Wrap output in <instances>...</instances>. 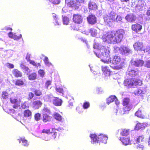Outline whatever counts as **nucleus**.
<instances>
[{"mask_svg":"<svg viewBox=\"0 0 150 150\" xmlns=\"http://www.w3.org/2000/svg\"><path fill=\"white\" fill-rule=\"evenodd\" d=\"M125 33V31L122 29L112 30L103 35L102 39L103 42L109 44L119 43L122 41Z\"/></svg>","mask_w":150,"mask_h":150,"instance_id":"obj_1","label":"nucleus"},{"mask_svg":"<svg viewBox=\"0 0 150 150\" xmlns=\"http://www.w3.org/2000/svg\"><path fill=\"white\" fill-rule=\"evenodd\" d=\"M125 86L130 88L141 86L142 84V81L139 78L127 79L124 81Z\"/></svg>","mask_w":150,"mask_h":150,"instance_id":"obj_2","label":"nucleus"},{"mask_svg":"<svg viewBox=\"0 0 150 150\" xmlns=\"http://www.w3.org/2000/svg\"><path fill=\"white\" fill-rule=\"evenodd\" d=\"M116 14L114 11H111L108 14L103 16V19L105 23L110 26L113 22H115V17Z\"/></svg>","mask_w":150,"mask_h":150,"instance_id":"obj_3","label":"nucleus"},{"mask_svg":"<svg viewBox=\"0 0 150 150\" xmlns=\"http://www.w3.org/2000/svg\"><path fill=\"white\" fill-rule=\"evenodd\" d=\"M118 51L122 55L132 53V50L130 47L124 46H122L120 47H114V52L117 53Z\"/></svg>","mask_w":150,"mask_h":150,"instance_id":"obj_4","label":"nucleus"},{"mask_svg":"<svg viewBox=\"0 0 150 150\" xmlns=\"http://www.w3.org/2000/svg\"><path fill=\"white\" fill-rule=\"evenodd\" d=\"M104 52L103 53V57L101 59V61L105 64L109 63V59H110L109 54L110 50L109 48L108 47L103 49Z\"/></svg>","mask_w":150,"mask_h":150,"instance_id":"obj_5","label":"nucleus"},{"mask_svg":"<svg viewBox=\"0 0 150 150\" xmlns=\"http://www.w3.org/2000/svg\"><path fill=\"white\" fill-rule=\"evenodd\" d=\"M139 72L138 69L133 68V66H130L128 69L127 73L130 77H133L138 76Z\"/></svg>","mask_w":150,"mask_h":150,"instance_id":"obj_6","label":"nucleus"},{"mask_svg":"<svg viewBox=\"0 0 150 150\" xmlns=\"http://www.w3.org/2000/svg\"><path fill=\"white\" fill-rule=\"evenodd\" d=\"M133 47L134 50L136 51H144L145 46L143 43L139 41L135 42L133 45Z\"/></svg>","mask_w":150,"mask_h":150,"instance_id":"obj_7","label":"nucleus"},{"mask_svg":"<svg viewBox=\"0 0 150 150\" xmlns=\"http://www.w3.org/2000/svg\"><path fill=\"white\" fill-rule=\"evenodd\" d=\"M73 21L75 23L80 24L83 22V19L82 15L79 14H74L72 18Z\"/></svg>","mask_w":150,"mask_h":150,"instance_id":"obj_8","label":"nucleus"},{"mask_svg":"<svg viewBox=\"0 0 150 150\" xmlns=\"http://www.w3.org/2000/svg\"><path fill=\"white\" fill-rule=\"evenodd\" d=\"M146 114L143 109L139 108L135 113V115L138 117L144 119L146 118Z\"/></svg>","mask_w":150,"mask_h":150,"instance_id":"obj_9","label":"nucleus"},{"mask_svg":"<svg viewBox=\"0 0 150 150\" xmlns=\"http://www.w3.org/2000/svg\"><path fill=\"white\" fill-rule=\"evenodd\" d=\"M148 125V124L146 122H138L136 125L134 129L137 131L140 129L143 130L147 127Z\"/></svg>","mask_w":150,"mask_h":150,"instance_id":"obj_10","label":"nucleus"},{"mask_svg":"<svg viewBox=\"0 0 150 150\" xmlns=\"http://www.w3.org/2000/svg\"><path fill=\"white\" fill-rule=\"evenodd\" d=\"M121 61V57L117 55L113 56L109 59V63H110L114 64H117L120 63Z\"/></svg>","mask_w":150,"mask_h":150,"instance_id":"obj_11","label":"nucleus"},{"mask_svg":"<svg viewBox=\"0 0 150 150\" xmlns=\"http://www.w3.org/2000/svg\"><path fill=\"white\" fill-rule=\"evenodd\" d=\"M50 101L56 106H61L62 102V100L57 97H53Z\"/></svg>","mask_w":150,"mask_h":150,"instance_id":"obj_12","label":"nucleus"},{"mask_svg":"<svg viewBox=\"0 0 150 150\" xmlns=\"http://www.w3.org/2000/svg\"><path fill=\"white\" fill-rule=\"evenodd\" d=\"M126 20L129 23L134 22L137 19L136 16L133 13L127 14L125 17Z\"/></svg>","mask_w":150,"mask_h":150,"instance_id":"obj_13","label":"nucleus"},{"mask_svg":"<svg viewBox=\"0 0 150 150\" xmlns=\"http://www.w3.org/2000/svg\"><path fill=\"white\" fill-rule=\"evenodd\" d=\"M88 23L91 25H94L97 22L96 18L95 15H89L87 18Z\"/></svg>","mask_w":150,"mask_h":150,"instance_id":"obj_14","label":"nucleus"},{"mask_svg":"<svg viewBox=\"0 0 150 150\" xmlns=\"http://www.w3.org/2000/svg\"><path fill=\"white\" fill-rule=\"evenodd\" d=\"M76 25L74 24H71L70 26V28L71 30H82L84 28V25Z\"/></svg>","mask_w":150,"mask_h":150,"instance_id":"obj_15","label":"nucleus"},{"mask_svg":"<svg viewBox=\"0 0 150 150\" xmlns=\"http://www.w3.org/2000/svg\"><path fill=\"white\" fill-rule=\"evenodd\" d=\"M142 28V26L140 24L136 23L132 25V30L136 32L140 31Z\"/></svg>","mask_w":150,"mask_h":150,"instance_id":"obj_16","label":"nucleus"},{"mask_svg":"<svg viewBox=\"0 0 150 150\" xmlns=\"http://www.w3.org/2000/svg\"><path fill=\"white\" fill-rule=\"evenodd\" d=\"M42 103L40 100H36L33 101L32 103V106L35 109H38L40 107Z\"/></svg>","mask_w":150,"mask_h":150,"instance_id":"obj_17","label":"nucleus"},{"mask_svg":"<svg viewBox=\"0 0 150 150\" xmlns=\"http://www.w3.org/2000/svg\"><path fill=\"white\" fill-rule=\"evenodd\" d=\"M58 130L55 128H52L50 134L51 135V138L54 139L59 135V134Z\"/></svg>","mask_w":150,"mask_h":150,"instance_id":"obj_18","label":"nucleus"},{"mask_svg":"<svg viewBox=\"0 0 150 150\" xmlns=\"http://www.w3.org/2000/svg\"><path fill=\"white\" fill-rule=\"evenodd\" d=\"M98 139H99V142H100L103 143L105 144L107 142L108 137L106 135L102 134L98 136Z\"/></svg>","mask_w":150,"mask_h":150,"instance_id":"obj_19","label":"nucleus"},{"mask_svg":"<svg viewBox=\"0 0 150 150\" xmlns=\"http://www.w3.org/2000/svg\"><path fill=\"white\" fill-rule=\"evenodd\" d=\"M90 137L91 139V142L92 144H94L96 143H98L99 142L98 136H97L96 134H90Z\"/></svg>","mask_w":150,"mask_h":150,"instance_id":"obj_20","label":"nucleus"},{"mask_svg":"<svg viewBox=\"0 0 150 150\" xmlns=\"http://www.w3.org/2000/svg\"><path fill=\"white\" fill-rule=\"evenodd\" d=\"M144 63V61L142 60L139 59H137L132 62L133 65L138 67L142 66Z\"/></svg>","mask_w":150,"mask_h":150,"instance_id":"obj_21","label":"nucleus"},{"mask_svg":"<svg viewBox=\"0 0 150 150\" xmlns=\"http://www.w3.org/2000/svg\"><path fill=\"white\" fill-rule=\"evenodd\" d=\"M20 143H22V145L25 147H28L29 145V143L28 140L25 137H21L18 139Z\"/></svg>","mask_w":150,"mask_h":150,"instance_id":"obj_22","label":"nucleus"},{"mask_svg":"<svg viewBox=\"0 0 150 150\" xmlns=\"http://www.w3.org/2000/svg\"><path fill=\"white\" fill-rule=\"evenodd\" d=\"M65 3L68 6L71 7H77L78 5L76 2L71 0H65Z\"/></svg>","mask_w":150,"mask_h":150,"instance_id":"obj_23","label":"nucleus"},{"mask_svg":"<svg viewBox=\"0 0 150 150\" xmlns=\"http://www.w3.org/2000/svg\"><path fill=\"white\" fill-rule=\"evenodd\" d=\"M10 101L12 103L14 104V105L13 106V108H17L20 106V103L18 102L17 99L11 98H10Z\"/></svg>","mask_w":150,"mask_h":150,"instance_id":"obj_24","label":"nucleus"},{"mask_svg":"<svg viewBox=\"0 0 150 150\" xmlns=\"http://www.w3.org/2000/svg\"><path fill=\"white\" fill-rule=\"evenodd\" d=\"M13 75L16 78L21 77L22 76V73L16 69L13 70L12 71Z\"/></svg>","mask_w":150,"mask_h":150,"instance_id":"obj_25","label":"nucleus"},{"mask_svg":"<svg viewBox=\"0 0 150 150\" xmlns=\"http://www.w3.org/2000/svg\"><path fill=\"white\" fill-rule=\"evenodd\" d=\"M102 70L105 76H109L110 75V70L109 67L107 66L102 67Z\"/></svg>","mask_w":150,"mask_h":150,"instance_id":"obj_26","label":"nucleus"},{"mask_svg":"<svg viewBox=\"0 0 150 150\" xmlns=\"http://www.w3.org/2000/svg\"><path fill=\"white\" fill-rule=\"evenodd\" d=\"M88 8L90 10H96L97 9L98 6L94 2L90 1L88 4Z\"/></svg>","mask_w":150,"mask_h":150,"instance_id":"obj_27","label":"nucleus"},{"mask_svg":"<svg viewBox=\"0 0 150 150\" xmlns=\"http://www.w3.org/2000/svg\"><path fill=\"white\" fill-rule=\"evenodd\" d=\"M120 140L123 144L125 145H129L130 144V141L129 137H123L121 138Z\"/></svg>","mask_w":150,"mask_h":150,"instance_id":"obj_28","label":"nucleus"},{"mask_svg":"<svg viewBox=\"0 0 150 150\" xmlns=\"http://www.w3.org/2000/svg\"><path fill=\"white\" fill-rule=\"evenodd\" d=\"M115 99H117V97L115 95H111L107 99L106 103L108 105H109L113 102Z\"/></svg>","mask_w":150,"mask_h":150,"instance_id":"obj_29","label":"nucleus"},{"mask_svg":"<svg viewBox=\"0 0 150 150\" xmlns=\"http://www.w3.org/2000/svg\"><path fill=\"white\" fill-rule=\"evenodd\" d=\"M51 117L47 114H43L42 115V120L44 122H46L50 121L51 120Z\"/></svg>","mask_w":150,"mask_h":150,"instance_id":"obj_30","label":"nucleus"},{"mask_svg":"<svg viewBox=\"0 0 150 150\" xmlns=\"http://www.w3.org/2000/svg\"><path fill=\"white\" fill-rule=\"evenodd\" d=\"M37 74L35 72H33L28 75V78L30 80H34L37 79Z\"/></svg>","mask_w":150,"mask_h":150,"instance_id":"obj_31","label":"nucleus"},{"mask_svg":"<svg viewBox=\"0 0 150 150\" xmlns=\"http://www.w3.org/2000/svg\"><path fill=\"white\" fill-rule=\"evenodd\" d=\"M23 116L26 118L30 117L32 116V112L29 109L25 110L23 112Z\"/></svg>","mask_w":150,"mask_h":150,"instance_id":"obj_32","label":"nucleus"},{"mask_svg":"<svg viewBox=\"0 0 150 150\" xmlns=\"http://www.w3.org/2000/svg\"><path fill=\"white\" fill-rule=\"evenodd\" d=\"M134 93L138 96H142L144 93V91L142 89L138 88L134 91Z\"/></svg>","mask_w":150,"mask_h":150,"instance_id":"obj_33","label":"nucleus"},{"mask_svg":"<svg viewBox=\"0 0 150 150\" xmlns=\"http://www.w3.org/2000/svg\"><path fill=\"white\" fill-rule=\"evenodd\" d=\"M53 117L57 120L59 121H61L62 120V118L61 115L55 112L53 115Z\"/></svg>","mask_w":150,"mask_h":150,"instance_id":"obj_34","label":"nucleus"},{"mask_svg":"<svg viewBox=\"0 0 150 150\" xmlns=\"http://www.w3.org/2000/svg\"><path fill=\"white\" fill-rule=\"evenodd\" d=\"M15 84L16 86H20L23 85L24 84V82L22 79H18L16 81Z\"/></svg>","mask_w":150,"mask_h":150,"instance_id":"obj_35","label":"nucleus"},{"mask_svg":"<svg viewBox=\"0 0 150 150\" xmlns=\"http://www.w3.org/2000/svg\"><path fill=\"white\" fill-rule=\"evenodd\" d=\"M132 108V106L130 105H125L123 108V110L124 114H126L129 112Z\"/></svg>","mask_w":150,"mask_h":150,"instance_id":"obj_36","label":"nucleus"},{"mask_svg":"<svg viewBox=\"0 0 150 150\" xmlns=\"http://www.w3.org/2000/svg\"><path fill=\"white\" fill-rule=\"evenodd\" d=\"M129 101L130 99L128 98H125L123 100L122 105L124 106L129 105Z\"/></svg>","mask_w":150,"mask_h":150,"instance_id":"obj_37","label":"nucleus"},{"mask_svg":"<svg viewBox=\"0 0 150 150\" xmlns=\"http://www.w3.org/2000/svg\"><path fill=\"white\" fill-rule=\"evenodd\" d=\"M33 92L34 95L37 97L40 96L42 95V91L39 89H35L33 91Z\"/></svg>","mask_w":150,"mask_h":150,"instance_id":"obj_38","label":"nucleus"},{"mask_svg":"<svg viewBox=\"0 0 150 150\" xmlns=\"http://www.w3.org/2000/svg\"><path fill=\"white\" fill-rule=\"evenodd\" d=\"M144 139V136L143 135H140L137 137L136 141L138 143L143 142Z\"/></svg>","mask_w":150,"mask_h":150,"instance_id":"obj_39","label":"nucleus"},{"mask_svg":"<svg viewBox=\"0 0 150 150\" xmlns=\"http://www.w3.org/2000/svg\"><path fill=\"white\" fill-rule=\"evenodd\" d=\"M129 134V129H124L120 132L122 136H127Z\"/></svg>","mask_w":150,"mask_h":150,"instance_id":"obj_40","label":"nucleus"},{"mask_svg":"<svg viewBox=\"0 0 150 150\" xmlns=\"http://www.w3.org/2000/svg\"><path fill=\"white\" fill-rule=\"evenodd\" d=\"M69 19L67 16H64L63 17V22L64 24L67 25L69 23Z\"/></svg>","mask_w":150,"mask_h":150,"instance_id":"obj_41","label":"nucleus"},{"mask_svg":"<svg viewBox=\"0 0 150 150\" xmlns=\"http://www.w3.org/2000/svg\"><path fill=\"white\" fill-rule=\"evenodd\" d=\"M122 17L120 15H118L116 14V16L115 17V22L117 23H120L122 22Z\"/></svg>","mask_w":150,"mask_h":150,"instance_id":"obj_42","label":"nucleus"},{"mask_svg":"<svg viewBox=\"0 0 150 150\" xmlns=\"http://www.w3.org/2000/svg\"><path fill=\"white\" fill-rule=\"evenodd\" d=\"M43 61L45 64L47 66H50L52 65V63L49 61L48 59L46 56L45 57Z\"/></svg>","mask_w":150,"mask_h":150,"instance_id":"obj_43","label":"nucleus"},{"mask_svg":"<svg viewBox=\"0 0 150 150\" xmlns=\"http://www.w3.org/2000/svg\"><path fill=\"white\" fill-rule=\"evenodd\" d=\"M20 67L22 69L25 71H28L29 69L27 67H26L23 63H21L20 64Z\"/></svg>","mask_w":150,"mask_h":150,"instance_id":"obj_44","label":"nucleus"},{"mask_svg":"<svg viewBox=\"0 0 150 150\" xmlns=\"http://www.w3.org/2000/svg\"><path fill=\"white\" fill-rule=\"evenodd\" d=\"M30 64H32L33 66L35 67H40L41 65L40 63H36L34 61L30 60L29 62Z\"/></svg>","mask_w":150,"mask_h":150,"instance_id":"obj_45","label":"nucleus"},{"mask_svg":"<svg viewBox=\"0 0 150 150\" xmlns=\"http://www.w3.org/2000/svg\"><path fill=\"white\" fill-rule=\"evenodd\" d=\"M51 3L54 5L59 4L60 2V0H48Z\"/></svg>","mask_w":150,"mask_h":150,"instance_id":"obj_46","label":"nucleus"},{"mask_svg":"<svg viewBox=\"0 0 150 150\" xmlns=\"http://www.w3.org/2000/svg\"><path fill=\"white\" fill-rule=\"evenodd\" d=\"M40 117L41 114L39 113H36L34 115L35 120L36 121L40 120Z\"/></svg>","mask_w":150,"mask_h":150,"instance_id":"obj_47","label":"nucleus"},{"mask_svg":"<svg viewBox=\"0 0 150 150\" xmlns=\"http://www.w3.org/2000/svg\"><path fill=\"white\" fill-rule=\"evenodd\" d=\"M90 106V103L89 102H87L86 101H85L83 105V108L85 109H87Z\"/></svg>","mask_w":150,"mask_h":150,"instance_id":"obj_48","label":"nucleus"},{"mask_svg":"<svg viewBox=\"0 0 150 150\" xmlns=\"http://www.w3.org/2000/svg\"><path fill=\"white\" fill-rule=\"evenodd\" d=\"M51 131V130L50 129H44L42 130V132L43 133H45L47 134H50Z\"/></svg>","mask_w":150,"mask_h":150,"instance_id":"obj_49","label":"nucleus"},{"mask_svg":"<svg viewBox=\"0 0 150 150\" xmlns=\"http://www.w3.org/2000/svg\"><path fill=\"white\" fill-rule=\"evenodd\" d=\"M34 96V94L32 92L29 93L28 95V100H31Z\"/></svg>","mask_w":150,"mask_h":150,"instance_id":"obj_50","label":"nucleus"},{"mask_svg":"<svg viewBox=\"0 0 150 150\" xmlns=\"http://www.w3.org/2000/svg\"><path fill=\"white\" fill-rule=\"evenodd\" d=\"M21 38L22 35L21 34H19V35H16V33H14L13 39L15 40H18L20 39Z\"/></svg>","mask_w":150,"mask_h":150,"instance_id":"obj_51","label":"nucleus"},{"mask_svg":"<svg viewBox=\"0 0 150 150\" xmlns=\"http://www.w3.org/2000/svg\"><path fill=\"white\" fill-rule=\"evenodd\" d=\"M8 93L4 91L2 93V97L3 99H6L8 98Z\"/></svg>","mask_w":150,"mask_h":150,"instance_id":"obj_52","label":"nucleus"},{"mask_svg":"<svg viewBox=\"0 0 150 150\" xmlns=\"http://www.w3.org/2000/svg\"><path fill=\"white\" fill-rule=\"evenodd\" d=\"M52 81L50 80L47 81L45 84V87L47 88L48 86L51 84Z\"/></svg>","mask_w":150,"mask_h":150,"instance_id":"obj_53","label":"nucleus"},{"mask_svg":"<svg viewBox=\"0 0 150 150\" xmlns=\"http://www.w3.org/2000/svg\"><path fill=\"white\" fill-rule=\"evenodd\" d=\"M89 32L91 33V35L92 36H94L96 35V33L95 32V30H93V29H91L89 30Z\"/></svg>","mask_w":150,"mask_h":150,"instance_id":"obj_54","label":"nucleus"},{"mask_svg":"<svg viewBox=\"0 0 150 150\" xmlns=\"http://www.w3.org/2000/svg\"><path fill=\"white\" fill-rule=\"evenodd\" d=\"M6 66L9 69H13L14 67V65L12 64L7 63L6 64Z\"/></svg>","mask_w":150,"mask_h":150,"instance_id":"obj_55","label":"nucleus"},{"mask_svg":"<svg viewBox=\"0 0 150 150\" xmlns=\"http://www.w3.org/2000/svg\"><path fill=\"white\" fill-rule=\"evenodd\" d=\"M78 5L83 4L86 0H75Z\"/></svg>","mask_w":150,"mask_h":150,"instance_id":"obj_56","label":"nucleus"},{"mask_svg":"<svg viewBox=\"0 0 150 150\" xmlns=\"http://www.w3.org/2000/svg\"><path fill=\"white\" fill-rule=\"evenodd\" d=\"M38 73L42 77H43L45 74V72L43 70L41 69L39 70Z\"/></svg>","mask_w":150,"mask_h":150,"instance_id":"obj_57","label":"nucleus"},{"mask_svg":"<svg viewBox=\"0 0 150 150\" xmlns=\"http://www.w3.org/2000/svg\"><path fill=\"white\" fill-rule=\"evenodd\" d=\"M137 148L138 149L143 150L144 148V146L141 144H139L137 146Z\"/></svg>","mask_w":150,"mask_h":150,"instance_id":"obj_58","label":"nucleus"},{"mask_svg":"<svg viewBox=\"0 0 150 150\" xmlns=\"http://www.w3.org/2000/svg\"><path fill=\"white\" fill-rule=\"evenodd\" d=\"M56 90L57 92L60 93H62L63 91V89L60 88H56Z\"/></svg>","mask_w":150,"mask_h":150,"instance_id":"obj_59","label":"nucleus"},{"mask_svg":"<svg viewBox=\"0 0 150 150\" xmlns=\"http://www.w3.org/2000/svg\"><path fill=\"white\" fill-rule=\"evenodd\" d=\"M21 107L23 109L26 108L27 107L26 102H25L23 103L22 104Z\"/></svg>","mask_w":150,"mask_h":150,"instance_id":"obj_60","label":"nucleus"},{"mask_svg":"<svg viewBox=\"0 0 150 150\" xmlns=\"http://www.w3.org/2000/svg\"><path fill=\"white\" fill-rule=\"evenodd\" d=\"M14 34H13V33L10 32L8 33V35L9 37L13 39Z\"/></svg>","mask_w":150,"mask_h":150,"instance_id":"obj_61","label":"nucleus"},{"mask_svg":"<svg viewBox=\"0 0 150 150\" xmlns=\"http://www.w3.org/2000/svg\"><path fill=\"white\" fill-rule=\"evenodd\" d=\"M145 66L148 68H150V61H149L146 62Z\"/></svg>","mask_w":150,"mask_h":150,"instance_id":"obj_62","label":"nucleus"},{"mask_svg":"<svg viewBox=\"0 0 150 150\" xmlns=\"http://www.w3.org/2000/svg\"><path fill=\"white\" fill-rule=\"evenodd\" d=\"M123 67V66L122 65H120V66H116L115 67V69H122Z\"/></svg>","mask_w":150,"mask_h":150,"instance_id":"obj_63","label":"nucleus"},{"mask_svg":"<svg viewBox=\"0 0 150 150\" xmlns=\"http://www.w3.org/2000/svg\"><path fill=\"white\" fill-rule=\"evenodd\" d=\"M146 14L149 16H150V7L146 12Z\"/></svg>","mask_w":150,"mask_h":150,"instance_id":"obj_64","label":"nucleus"}]
</instances>
